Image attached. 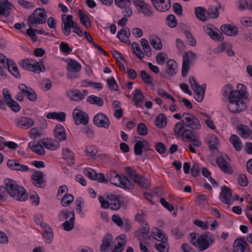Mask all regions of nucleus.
<instances>
[{
    "label": "nucleus",
    "instance_id": "obj_6",
    "mask_svg": "<svg viewBox=\"0 0 252 252\" xmlns=\"http://www.w3.org/2000/svg\"><path fill=\"white\" fill-rule=\"evenodd\" d=\"M107 200L103 197L100 196L98 198L102 208H110L113 210H118L121 207V202L119 199L114 194H108L106 196Z\"/></svg>",
    "mask_w": 252,
    "mask_h": 252
},
{
    "label": "nucleus",
    "instance_id": "obj_57",
    "mask_svg": "<svg viewBox=\"0 0 252 252\" xmlns=\"http://www.w3.org/2000/svg\"><path fill=\"white\" fill-rule=\"evenodd\" d=\"M154 235L156 237V239L160 242L168 240L167 237H165V233L160 229H157V232H155Z\"/></svg>",
    "mask_w": 252,
    "mask_h": 252
},
{
    "label": "nucleus",
    "instance_id": "obj_8",
    "mask_svg": "<svg viewBox=\"0 0 252 252\" xmlns=\"http://www.w3.org/2000/svg\"><path fill=\"white\" fill-rule=\"evenodd\" d=\"M181 121L183 125L193 130H197L201 128V125L198 118L195 115L189 113H184Z\"/></svg>",
    "mask_w": 252,
    "mask_h": 252
},
{
    "label": "nucleus",
    "instance_id": "obj_32",
    "mask_svg": "<svg viewBox=\"0 0 252 252\" xmlns=\"http://www.w3.org/2000/svg\"><path fill=\"white\" fill-rule=\"evenodd\" d=\"M32 179L33 184L38 187H40L41 185L44 182L43 173L40 171L33 173L32 175Z\"/></svg>",
    "mask_w": 252,
    "mask_h": 252
},
{
    "label": "nucleus",
    "instance_id": "obj_37",
    "mask_svg": "<svg viewBox=\"0 0 252 252\" xmlns=\"http://www.w3.org/2000/svg\"><path fill=\"white\" fill-rule=\"evenodd\" d=\"M149 41L154 48L157 50H160L162 48V44L160 39L155 35H151L149 37Z\"/></svg>",
    "mask_w": 252,
    "mask_h": 252
},
{
    "label": "nucleus",
    "instance_id": "obj_24",
    "mask_svg": "<svg viewBox=\"0 0 252 252\" xmlns=\"http://www.w3.org/2000/svg\"><path fill=\"white\" fill-rule=\"evenodd\" d=\"M54 135L60 141L65 140L66 134L64 127L61 125H57L54 129Z\"/></svg>",
    "mask_w": 252,
    "mask_h": 252
},
{
    "label": "nucleus",
    "instance_id": "obj_56",
    "mask_svg": "<svg viewBox=\"0 0 252 252\" xmlns=\"http://www.w3.org/2000/svg\"><path fill=\"white\" fill-rule=\"evenodd\" d=\"M132 47L134 53L138 58L143 59L144 57V53L140 49L139 45L137 43H132Z\"/></svg>",
    "mask_w": 252,
    "mask_h": 252
},
{
    "label": "nucleus",
    "instance_id": "obj_43",
    "mask_svg": "<svg viewBox=\"0 0 252 252\" xmlns=\"http://www.w3.org/2000/svg\"><path fill=\"white\" fill-rule=\"evenodd\" d=\"M78 13L81 24L84 25L87 28L91 27V22L87 14L81 9L79 10Z\"/></svg>",
    "mask_w": 252,
    "mask_h": 252
},
{
    "label": "nucleus",
    "instance_id": "obj_54",
    "mask_svg": "<svg viewBox=\"0 0 252 252\" xmlns=\"http://www.w3.org/2000/svg\"><path fill=\"white\" fill-rule=\"evenodd\" d=\"M205 10L202 7H197L195 8V14L197 18L202 21L206 20V17L205 15Z\"/></svg>",
    "mask_w": 252,
    "mask_h": 252
},
{
    "label": "nucleus",
    "instance_id": "obj_53",
    "mask_svg": "<svg viewBox=\"0 0 252 252\" xmlns=\"http://www.w3.org/2000/svg\"><path fill=\"white\" fill-rule=\"evenodd\" d=\"M73 196L70 194H67L62 198L61 203L63 207H66L69 205L73 201Z\"/></svg>",
    "mask_w": 252,
    "mask_h": 252
},
{
    "label": "nucleus",
    "instance_id": "obj_34",
    "mask_svg": "<svg viewBox=\"0 0 252 252\" xmlns=\"http://www.w3.org/2000/svg\"><path fill=\"white\" fill-rule=\"evenodd\" d=\"M60 220H75V213L74 211L68 212L66 210H62L59 214Z\"/></svg>",
    "mask_w": 252,
    "mask_h": 252
},
{
    "label": "nucleus",
    "instance_id": "obj_52",
    "mask_svg": "<svg viewBox=\"0 0 252 252\" xmlns=\"http://www.w3.org/2000/svg\"><path fill=\"white\" fill-rule=\"evenodd\" d=\"M238 129L241 132V136L245 138L249 137L251 134H252L251 130L246 126H239Z\"/></svg>",
    "mask_w": 252,
    "mask_h": 252
},
{
    "label": "nucleus",
    "instance_id": "obj_2",
    "mask_svg": "<svg viewBox=\"0 0 252 252\" xmlns=\"http://www.w3.org/2000/svg\"><path fill=\"white\" fill-rule=\"evenodd\" d=\"M191 243L197 247L199 251H203L209 248L214 243V239L209 237L207 234L203 233L196 238V234L191 233L190 234Z\"/></svg>",
    "mask_w": 252,
    "mask_h": 252
},
{
    "label": "nucleus",
    "instance_id": "obj_10",
    "mask_svg": "<svg viewBox=\"0 0 252 252\" xmlns=\"http://www.w3.org/2000/svg\"><path fill=\"white\" fill-rule=\"evenodd\" d=\"M22 66L27 70L33 71L36 73H39L45 70L43 65L42 62H37L34 60L27 59L22 63Z\"/></svg>",
    "mask_w": 252,
    "mask_h": 252
},
{
    "label": "nucleus",
    "instance_id": "obj_41",
    "mask_svg": "<svg viewBox=\"0 0 252 252\" xmlns=\"http://www.w3.org/2000/svg\"><path fill=\"white\" fill-rule=\"evenodd\" d=\"M133 181L135 183L143 188H148L150 186L148 180L140 174H138L137 177H136Z\"/></svg>",
    "mask_w": 252,
    "mask_h": 252
},
{
    "label": "nucleus",
    "instance_id": "obj_18",
    "mask_svg": "<svg viewBox=\"0 0 252 252\" xmlns=\"http://www.w3.org/2000/svg\"><path fill=\"white\" fill-rule=\"evenodd\" d=\"M147 151L150 150V144L146 140L136 141L134 146V151L136 155L140 156L142 154V150Z\"/></svg>",
    "mask_w": 252,
    "mask_h": 252
},
{
    "label": "nucleus",
    "instance_id": "obj_9",
    "mask_svg": "<svg viewBox=\"0 0 252 252\" xmlns=\"http://www.w3.org/2000/svg\"><path fill=\"white\" fill-rule=\"evenodd\" d=\"M197 58V55L192 51H188L183 55L182 75L186 77L190 69V65Z\"/></svg>",
    "mask_w": 252,
    "mask_h": 252
},
{
    "label": "nucleus",
    "instance_id": "obj_4",
    "mask_svg": "<svg viewBox=\"0 0 252 252\" xmlns=\"http://www.w3.org/2000/svg\"><path fill=\"white\" fill-rule=\"evenodd\" d=\"M222 91L224 96L232 95L242 99L248 98L247 88L245 85L242 84H238L237 85L236 90H234L233 87L231 85L227 84L223 88Z\"/></svg>",
    "mask_w": 252,
    "mask_h": 252
},
{
    "label": "nucleus",
    "instance_id": "obj_36",
    "mask_svg": "<svg viewBox=\"0 0 252 252\" xmlns=\"http://www.w3.org/2000/svg\"><path fill=\"white\" fill-rule=\"evenodd\" d=\"M6 63V69L7 68L9 72L15 77H19L20 73L15 63L12 61L9 60H7Z\"/></svg>",
    "mask_w": 252,
    "mask_h": 252
},
{
    "label": "nucleus",
    "instance_id": "obj_20",
    "mask_svg": "<svg viewBox=\"0 0 252 252\" xmlns=\"http://www.w3.org/2000/svg\"><path fill=\"white\" fill-rule=\"evenodd\" d=\"M87 94L88 92L86 90H84L83 93H81L78 90H71L67 92L68 96L69 97L70 99L76 101L83 99Z\"/></svg>",
    "mask_w": 252,
    "mask_h": 252
},
{
    "label": "nucleus",
    "instance_id": "obj_26",
    "mask_svg": "<svg viewBox=\"0 0 252 252\" xmlns=\"http://www.w3.org/2000/svg\"><path fill=\"white\" fill-rule=\"evenodd\" d=\"M210 149L211 150H218L220 142L218 138L215 135H210L206 139Z\"/></svg>",
    "mask_w": 252,
    "mask_h": 252
},
{
    "label": "nucleus",
    "instance_id": "obj_16",
    "mask_svg": "<svg viewBox=\"0 0 252 252\" xmlns=\"http://www.w3.org/2000/svg\"><path fill=\"white\" fill-rule=\"evenodd\" d=\"M18 88L20 92L30 100L34 101L37 99L36 94L31 88L27 87L24 84H20L18 86Z\"/></svg>",
    "mask_w": 252,
    "mask_h": 252
},
{
    "label": "nucleus",
    "instance_id": "obj_30",
    "mask_svg": "<svg viewBox=\"0 0 252 252\" xmlns=\"http://www.w3.org/2000/svg\"><path fill=\"white\" fill-rule=\"evenodd\" d=\"M220 29L224 34L229 36H235L238 32L237 27L231 25H222Z\"/></svg>",
    "mask_w": 252,
    "mask_h": 252
},
{
    "label": "nucleus",
    "instance_id": "obj_15",
    "mask_svg": "<svg viewBox=\"0 0 252 252\" xmlns=\"http://www.w3.org/2000/svg\"><path fill=\"white\" fill-rule=\"evenodd\" d=\"M94 124L98 127L107 128L110 124L107 117L103 113H98L94 118Z\"/></svg>",
    "mask_w": 252,
    "mask_h": 252
},
{
    "label": "nucleus",
    "instance_id": "obj_58",
    "mask_svg": "<svg viewBox=\"0 0 252 252\" xmlns=\"http://www.w3.org/2000/svg\"><path fill=\"white\" fill-rule=\"evenodd\" d=\"M219 6L211 5L208 9V14L211 18H216L219 15Z\"/></svg>",
    "mask_w": 252,
    "mask_h": 252
},
{
    "label": "nucleus",
    "instance_id": "obj_7",
    "mask_svg": "<svg viewBox=\"0 0 252 252\" xmlns=\"http://www.w3.org/2000/svg\"><path fill=\"white\" fill-rule=\"evenodd\" d=\"M47 13L42 8H36L32 13V15L29 16L28 21L29 26L35 27L38 24H43L46 23Z\"/></svg>",
    "mask_w": 252,
    "mask_h": 252
},
{
    "label": "nucleus",
    "instance_id": "obj_25",
    "mask_svg": "<svg viewBox=\"0 0 252 252\" xmlns=\"http://www.w3.org/2000/svg\"><path fill=\"white\" fill-rule=\"evenodd\" d=\"M34 120L27 117H21L17 121V125L22 128H29L34 125Z\"/></svg>",
    "mask_w": 252,
    "mask_h": 252
},
{
    "label": "nucleus",
    "instance_id": "obj_60",
    "mask_svg": "<svg viewBox=\"0 0 252 252\" xmlns=\"http://www.w3.org/2000/svg\"><path fill=\"white\" fill-rule=\"evenodd\" d=\"M140 11L146 16H150L152 15V10L151 6L146 3L140 8Z\"/></svg>",
    "mask_w": 252,
    "mask_h": 252
},
{
    "label": "nucleus",
    "instance_id": "obj_17",
    "mask_svg": "<svg viewBox=\"0 0 252 252\" xmlns=\"http://www.w3.org/2000/svg\"><path fill=\"white\" fill-rule=\"evenodd\" d=\"M155 8L160 12H164L171 6L170 0H151Z\"/></svg>",
    "mask_w": 252,
    "mask_h": 252
},
{
    "label": "nucleus",
    "instance_id": "obj_48",
    "mask_svg": "<svg viewBox=\"0 0 252 252\" xmlns=\"http://www.w3.org/2000/svg\"><path fill=\"white\" fill-rule=\"evenodd\" d=\"M129 35L130 31L127 28L119 31L117 33L118 37L123 42H125Z\"/></svg>",
    "mask_w": 252,
    "mask_h": 252
},
{
    "label": "nucleus",
    "instance_id": "obj_64",
    "mask_svg": "<svg viewBox=\"0 0 252 252\" xmlns=\"http://www.w3.org/2000/svg\"><path fill=\"white\" fill-rule=\"evenodd\" d=\"M125 171L128 178L131 180L134 179L139 174L135 170H133L131 167H127L125 168Z\"/></svg>",
    "mask_w": 252,
    "mask_h": 252
},
{
    "label": "nucleus",
    "instance_id": "obj_35",
    "mask_svg": "<svg viewBox=\"0 0 252 252\" xmlns=\"http://www.w3.org/2000/svg\"><path fill=\"white\" fill-rule=\"evenodd\" d=\"M113 239L111 235L108 234L104 237L102 244L100 246V251L101 252H106L111 246Z\"/></svg>",
    "mask_w": 252,
    "mask_h": 252
},
{
    "label": "nucleus",
    "instance_id": "obj_29",
    "mask_svg": "<svg viewBox=\"0 0 252 252\" xmlns=\"http://www.w3.org/2000/svg\"><path fill=\"white\" fill-rule=\"evenodd\" d=\"M206 87V84H203L201 86H197L193 89L194 90V98L196 101L198 102L202 101L204 96Z\"/></svg>",
    "mask_w": 252,
    "mask_h": 252
},
{
    "label": "nucleus",
    "instance_id": "obj_27",
    "mask_svg": "<svg viewBox=\"0 0 252 252\" xmlns=\"http://www.w3.org/2000/svg\"><path fill=\"white\" fill-rule=\"evenodd\" d=\"M204 30L205 32L208 34L212 39L220 42L223 41V36L222 33H220L219 34L218 32L213 31L208 26L204 27Z\"/></svg>",
    "mask_w": 252,
    "mask_h": 252
},
{
    "label": "nucleus",
    "instance_id": "obj_62",
    "mask_svg": "<svg viewBox=\"0 0 252 252\" xmlns=\"http://www.w3.org/2000/svg\"><path fill=\"white\" fill-rule=\"evenodd\" d=\"M166 23L171 28H175L177 25V21L173 14L169 15L166 18Z\"/></svg>",
    "mask_w": 252,
    "mask_h": 252
},
{
    "label": "nucleus",
    "instance_id": "obj_33",
    "mask_svg": "<svg viewBox=\"0 0 252 252\" xmlns=\"http://www.w3.org/2000/svg\"><path fill=\"white\" fill-rule=\"evenodd\" d=\"M66 69L68 72H79L81 69V65L75 60L69 59L67 62Z\"/></svg>",
    "mask_w": 252,
    "mask_h": 252
},
{
    "label": "nucleus",
    "instance_id": "obj_28",
    "mask_svg": "<svg viewBox=\"0 0 252 252\" xmlns=\"http://www.w3.org/2000/svg\"><path fill=\"white\" fill-rule=\"evenodd\" d=\"M29 147L34 152L39 155H43L45 154V150L43 145L39 142L37 143L35 141L29 142L28 144Z\"/></svg>",
    "mask_w": 252,
    "mask_h": 252
},
{
    "label": "nucleus",
    "instance_id": "obj_14",
    "mask_svg": "<svg viewBox=\"0 0 252 252\" xmlns=\"http://www.w3.org/2000/svg\"><path fill=\"white\" fill-rule=\"evenodd\" d=\"M233 246L235 252H249L248 243L244 238L236 239L233 243Z\"/></svg>",
    "mask_w": 252,
    "mask_h": 252
},
{
    "label": "nucleus",
    "instance_id": "obj_23",
    "mask_svg": "<svg viewBox=\"0 0 252 252\" xmlns=\"http://www.w3.org/2000/svg\"><path fill=\"white\" fill-rule=\"evenodd\" d=\"M12 4L7 0H0V17L8 16Z\"/></svg>",
    "mask_w": 252,
    "mask_h": 252
},
{
    "label": "nucleus",
    "instance_id": "obj_22",
    "mask_svg": "<svg viewBox=\"0 0 252 252\" xmlns=\"http://www.w3.org/2000/svg\"><path fill=\"white\" fill-rule=\"evenodd\" d=\"M40 142L44 148L48 150H56L60 147V143L52 139L44 138L40 140Z\"/></svg>",
    "mask_w": 252,
    "mask_h": 252
},
{
    "label": "nucleus",
    "instance_id": "obj_39",
    "mask_svg": "<svg viewBox=\"0 0 252 252\" xmlns=\"http://www.w3.org/2000/svg\"><path fill=\"white\" fill-rule=\"evenodd\" d=\"M166 124V118L164 114H160L156 117L155 125L157 127L162 128L165 126Z\"/></svg>",
    "mask_w": 252,
    "mask_h": 252
},
{
    "label": "nucleus",
    "instance_id": "obj_31",
    "mask_svg": "<svg viewBox=\"0 0 252 252\" xmlns=\"http://www.w3.org/2000/svg\"><path fill=\"white\" fill-rule=\"evenodd\" d=\"M125 238L126 236L124 234H121L116 238L118 241L117 245L115 246L112 252H122L124 250V246L126 243Z\"/></svg>",
    "mask_w": 252,
    "mask_h": 252
},
{
    "label": "nucleus",
    "instance_id": "obj_12",
    "mask_svg": "<svg viewBox=\"0 0 252 252\" xmlns=\"http://www.w3.org/2000/svg\"><path fill=\"white\" fill-rule=\"evenodd\" d=\"M73 117L74 122L77 125L81 124L86 125L88 123L89 117L88 115L79 109L76 108L73 110Z\"/></svg>",
    "mask_w": 252,
    "mask_h": 252
},
{
    "label": "nucleus",
    "instance_id": "obj_50",
    "mask_svg": "<svg viewBox=\"0 0 252 252\" xmlns=\"http://www.w3.org/2000/svg\"><path fill=\"white\" fill-rule=\"evenodd\" d=\"M155 248L159 252H168L169 245L167 241H162L155 245Z\"/></svg>",
    "mask_w": 252,
    "mask_h": 252
},
{
    "label": "nucleus",
    "instance_id": "obj_49",
    "mask_svg": "<svg viewBox=\"0 0 252 252\" xmlns=\"http://www.w3.org/2000/svg\"><path fill=\"white\" fill-rule=\"evenodd\" d=\"M238 8L241 10L245 9L252 10V0H239Z\"/></svg>",
    "mask_w": 252,
    "mask_h": 252
},
{
    "label": "nucleus",
    "instance_id": "obj_51",
    "mask_svg": "<svg viewBox=\"0 0 252 252\" xmlns=\"http://www.w3.org/2000/svg\"><path fill=\"white\" fill-rule=\"evenodd\" d=\"M185 127V126L183 125L182 123L178 122L176 124L174 128L175 135L178 137L181 136L184 130L186 129Z\"/></svg>",
    "mask_w": 252,
    "mask_h": 252
},
{
    "label": "nucleus",
    "instance_id": "obj_19",
    "mask_svg": "<svg viewBox=\"0 0 252 252\" xmlns=\"http://www.w3.org/2000/svg\"><path fill=\"white\" fill-rule=\"evenodd\" d=\"M7 165L11 170L27 172L29 170V167L25 165L21 164L18 160L15 159H9L7 161Z\"/></svg>",
    "mask_w": 252,
    "mask_h": 252
},
{
    "label": "nucleus",
    "instance_id": "obj_5",
    "mask_svg": "<svg viewBox=\"0 0 252 252\" xmlns=\"http://www.w3.org/2000/svg\"><path fill=\"white\" fill-rule=\"evenodd\" d=\"M227 95L228 99L227 108L230 112L239 113L246 109L247 105L246 103L243 100V99L239 98L235 95Z\"/></svg>",
    "mask_w": 252,
    "mask_h": 252
},
{
    "label": "nucleus",
    "instance_id": "obj_11",
    "mask_svg": "<svg viewBox=\"0 0 252 252\" xmlns=\"http://www.w3.org/2000/svg\"><path fill=\"white\" fill-rule=\"evenodd\" d=\"M216 163L221 170L225 173L231 174L233 169L230 165V159L227 155H221L216 158Z\"/></svg>",
    "mask_w": 252,
    "mask_h": 252
},
{
    "label": "nucleus",
    "instance_id": "obj_21",
    "mask_svg": "<svg viewBox=\"0 0 252 252\" xmlns=\"http://www.w3.org/2000/svg\"><path fill=\"white\" fill-rule=\"evenodd\" d=\"M232 193L231 189L227 187L223 186L220 193V200L227 204H231Z\"/></svg>",
    "mask_w": 252,
    "mask_h": 252
},
{
    "label": "nucleus",
    "instance_id": "obj_46",
    "mask_svg": "<svg viewBox=\"0 0 252 252\" xmlns=\"http://www.w3.org/2000/svg\"><path fill=\"white\" fill-rule=\"evenodd\" d=\"M46 117L48 119H56L63 122L65 120V114L63 112H51L48 113Z\"/></svg>",
    "mask_w": 252,
    "mask_h": 252
},
{
    "label": "nucleus",
    "instance_id": "obj_63",
    "mask_svg": "<svg viewBox=\"0 0 252 252\" xmlns=\"http://www.w3.org/2000/svg\"><path fill=\"white\" fill-rule=\"evenodd\" d=\"M86 152L88 156L93 157L97 154V150L96 147L94 146H88L86 148Z\"/></svg>",
    "mask_w": 252,
    "mask_h": 252
},
{
    "label": "nucleus",
    "instance_id": "obj_3",
    "mask_svg": "<svg viewBox=\"0 0 252 252\" xmlns=\"http://www.w3.org/2000/svg\"><path fill=\"white\" fill-rule=\"evenodd\" d=\"M107 182L115 186L125 189H133L134 185L126 177H121L115 171H111L107 174Z\"/></svg>",
    "mask_w": 252,
    "mask_h": 252
},
{
    "label": "nucleus",
    "instance_id": "obj_59",
    "mask_svg": "<svg viewBox=\"0 0 252 252\" xmlns=\"http://www.w3.org/2000/svg\"><path fill=\"white\" fill-rule=\"evenodd\" d=\"M107 83L110 90L111 91H117L118 90V85L115 79L113 77L108 78L107 79Z\"/></svg>",
    "mask_w": 252,
    "mask_h": 252
},
{
    "label": "nucleus",
    "instance_id": "obj_13",
    "mask_svg": "<svg viewBox=\"0 0 252 252\" xmlns=\"http://www.w3.org/2000/svg\"><path fill=\"white\" fill-rule=\"evenodd\" d=\"M76 23L73 21V16L71 15L66 16V19L62 18V31L67 36L71 32L70 28H72Z\"/></svg>",
    "mask_w": 252,
    "mask_h": 252
},
{
    "label": "nucleus",
    "instance_id": "obj_45",
    "mask_svg": "<svg viewBox=\"0 0 252 252\" xmlns=\"http://www.w3.org/2000/svg\"><path fill=\"white\" fill-rule=\"evenodd\" d=\"M87 101L91 104H94L101 107L103 105V100L100 97L94 95H91L88 97Z\"/></svg>",
    "mask_w": 252,
    "mask_h": 252
},
{
    "label": "nucleus",
    "instance_id": "obj_47",
    "mask_svg": "<svg viewBox=\"0 0 252 252\" xmlns=\"http://www.w3.org/2000/svg\"><path fill=\"white\" fill-rule=\"evenodd\" d=\"M141 44L143 47L144 53L149 57H151L152 53L151 48L150 46L149 43L147 40L145 38H142L141 39Z\"/></svg>",
    "mask_w": 252,
    "mask_h": 252
},
{
    "label": "nucleus",
    "instance_id": "obj_44",
    "mask_svg": "<svg viewBox=\"0 0 252 252\" xmlns=\"http://www.w3.org/2000/svg\"><path fill=\"white\" fill-rule=\"evenodd\" d=\"M197 136V135L192 130L189 129H186L185 130H184L181 136L184 141L190 142L193 140V139H194L195 137Z\"/></svg>",
    "mask_w": 252,
    "mask_h": 252
},
{
    "label": "nucleus",
    "instance_id": "obj_38",
    "mask_svg": "<svg viewBox=\"0 0 252 252\" xmlns=\"http://www.w3.org/2000/svg\"><path fill=\"white\" fill-rule=\"evenodd\" d=\"M177 67L176 62L173 60H170L167 63L166 72L171 76L175 75L176 74Z\"/></svg>",
    "mask_w": 252,
    "mask_h": 252
},
{
    "label": "nucleus",
    "instance_id": "obj_42",
    "mask_svg": "<svg viewBox=\"0 0 252 252\" xmlns=\"http://www.w3.org/2000/svg\"><path fill=\"white\" fill-rule=\"evenodd\" d=\"M144 99L142 92L139 89H136L133 94V100L135 105L137 106H141Z\"/></svg>",
    "mask_w": 252,
    "mask_h": 252
},
{
    "label": "nucleus",
    "instance_id": "obj_1",
    "mask_svg": "<svg viewBox=\"0 0 252 252\" xmlns=\"http://www.w3.org/2000/svg\"><path fill=\"white\" fill-rule=\"evenodd\" d=\"M4 185L7 193L15 200L25 201L28 199V195L24 188L18 185L15 181L6 179L4 180Z\"/></svg>",
    "mask_w": 252,
    "mask_h": 252
},
{
    "label": "nucleus",
    "instance_id": "obj_61",
    "mask_svg": "<svg viewBox=\"0 0 252 252\" xmlns=\"http://www.w3.org/2000/svg\"><path fill=\"white\" fill-rule=\"evenodd\" d=\"M141 76L145 84H151L152 83L153 78L145 70L141 71Z\"/></svg>",
    "mask_w": 252,
    "mask_h": 252
},
{
    "label": "nucleus",
    "instance_id": "obj_55",
    "mask_svg": "<svg viewBox=\"0 0 252 252\" xmlns=\"http://www.w3.org/2000/svg\"><path fill=\"white\" fill-rule=\"evenodd\" d=\"M131 2L130 4L123 5L122 7H119L122 9V14L125 17H129L132 15V11L130 8Z\"/></svg>",
    "mask_w": 252,
    "mask_h": 252
},
{
    "label": "nucleus",
    "instance_id": "obj_40",
    "mask_svg": "<svg viewBox=\"0 0 252 252\" xmlns=\"http://www.w3.org/2000/svg\"><path fill=\"white\" fill-rule=\"evenodd\" d=\"M230 143L237 151H240L242 148V143L240 138L235 134H233L229 139Z\"/></svg>",
    "mask_w": 252,
    "mask_h": 252
}]
</instances>
